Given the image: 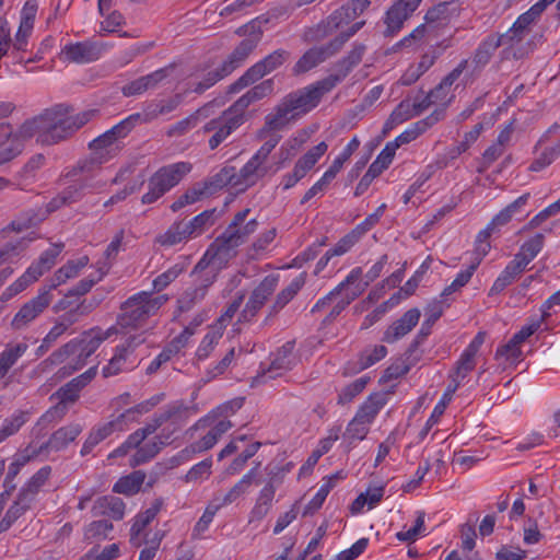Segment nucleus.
I'll list each match as a JSON object with an SVG mask.
<instances>
[{
    "label": "nucleus",
    "mask_w": 560,
    "mask_h": 560,
    "mask_svg": "<svg viewBox=\"0 0 560 560\" xmlns=\"http://www.w3.org/2000/svg\"><path fill=\"white\" fill-rule=\"evenodd\" d=\"M387 398L384 393H375L368 397V399L360 406L355 413V418L365 423L371 424L380 410L386 405Z\"/></svg>",
    "instance_id": "36"
},
{
    "label": "nucleus",
    "mask_w": 560,
    "mask_h": 560,
    "mask_svg": "<svg viewBox=\"0 0 560 560\" xmlns=\"http://www.w3.org/2000/svg\"><path fill=\"white\" fill-rule=\"evenodd\" d=\"M103 47L92 42H81L65 46L62 54L68 61L88 63L101 57Z\"/></svg>",
    "instance_id": "18"
},
{
    "label": "nucleus",
    "mask_w": 560,
    "mask_h": 560,
    "mask_svg": "<svg viewBox=\"0 0 560 560\" xmlns=\"http://www.w3.org/2000/svg\"><path fill=\"white\" fill-rule=\"evenodd\" d=\"M249 212V208L237 212L222 235L215 238L213 245H215L219 250L228 252L237 247L243 244L249 235L256 232L258 226L256 219H252L245 225L241 226Z\"/></svg>",
    "instance_id": "9"
},
{
    "label": "nucleus",
    "mask_w": 560,
    "mask_h": 560,
    "mask_svg": "<svg viewBox=\"0 0 560 560\" xmlns=\"http://www.w3.org/2000/svg\"><path fill=\"white\" fill-rule=\"evenodd\" d=\"M114 433L113 424H109L108 422L95 425L92 428V430L89 433L88 439L83 443V446L81 448V455L85 456L92 452V450L100 444L102 441H104L106 438L112 435Z\"/></svg>",
    "instance_id": "46"
},
{
    "label": "nucleus",
    "mask_w": 560,
    "mask_h": 560,
    "mask_svg": "<svg viewBox=\"0 0 560 560\" xmlns=\"http://www.w3.org/2000/svg\"><path fill=\"white\" fill-rule=\"evenodd\" d=\"M163 503V499L158 498L152 502L150 508L135 517V522L130 528V542L133 546L139 547L141 545V540L139 539L140 534L155 518L161 511Z\"/></svg>",
    "instance_id": "27"
},
{
    "label": "nucleus",
    "mask_w": 560,
    "mask_h": 560,
    "mask_svg": "<svg viewBox=\"0 0 560 560\" xmlns=\"http://www.w3.org/2000/svg\"><path fill=\"white\" fill-rule=\"evenodd\" d=\"M467 68L468 59H463L428 95L435 102L445 100L451 86Z\"/></svg>",
    "instance_id": "37"
},
{
    "label": "nucleus",
    "mask_w": 560,
    "mask_h": 560,
    "mask_svg": "<svg viewBox=\"0 0 560 560\" xmlns=\"http://www.w3.org/2000/svg\"><path fill=\"white\" fill-rule=\"evenodd\" d=\"M49 213L50 212H47V208L45 210H26L10 223V228L15 232H22L24 230L38 225L42 221L46 219L47 214Z\"/></svg>",
    "instance_id": "40"
},
{
    "label": "nucleus",
    "mask_w": 560,
    "mask_h": 560,
    "mask_svg": "<svg viewBox=\"0 0 560 560\" xmlns=\"http://www.w3.org/2000/svg\"><path fill=\"white\" fill-rule=\"evenodd\" d=\"M145 474L142 470H136L128 476L121 477L113 487L115 493L132 495L140 491L144 482Z\"/></svg>",
    "instance_id": "44"
},
{
    "label": "nucleus",
    "mask_w": 560,
    "mask_h": 560,
    "mask_svg": "<svg viewBox=\"0 0 560 560\" xmlns=\"http://www.w3.org/2000/svg\"><path fill=\"white\" fill-rule=\"evenodd\" d=\"M406 359H399L393 362L385 371L383 376L381 377V382H388L390 380H396L410 370L411 365H413L420 358L419 354L413 353L410 358L407 355V351L405 352Z\"/></svg>",
    "instance_id": "47"
},
{
    "label": "nucleus",
    "mask_w": 560,
    "mask_h": 560,
    "mask_svg": "<svg viewBox=\"0 0 560 560\" xmlns=\"http://www.w3.org/2000/svg\"><path fill=\"white\" fill-rule=\"evenodd\" d=\"M209 195H212L223 187L231 185L238 190L236 180V168L234 166H224L217 174L210 176L205 182H201Z\"/></svg>",
    "instance_id": "33"
},
{
    "label": "nucleus",
    "mask_w": 560,
    "mask_h": 560,
    "mask_svg": "<svg viewBox=\"0 0 560 560\" xmlns=\"http://www.w3.org/2000/svg\"><path fill=\"white\" fill-rule=\"evenodd\" d=\"M71 185L62 189L47 203V212H55L65 206L79 202L85 195V189L92 188V184L85 179H70Z\"/></svg>",
    "instance_id": "15"
},
{
    "label": "nucleus",
    "mask_w": 560,
    "mask_h": 560,
    "mask_svg": "<svg viewBox=\"0 0 560 560\" xmlns=\"http://www.w3.org/2000/svg\"><path fill=\"white\" fill-rule=\"evenodd\" d=\"M195 412L196 409L192 407H188L183 404H174L168 406L162 413L163 416L170 415L167 422H171L174 430H179L187 422L189 416Z\"/></svg>",
    "instance_id": "55"
},
{
    "label": "nucleus",
    "mask_w": 560,
    "mask_h": 560,
    "mask_svg": "<svg viewBox=\"0 0 560 560\" xmlns=\"http://www.w3.org/2000/svg\"><path fill=\"white\" fill-rule=\"evenodd\" d=\"M27 348L28 346L25 342L7 345L5 349L0 353V380L7 375L9 370L26 352Z\"/></svg>",
    "instance_id": "43"
},
{
    "label": "nucleus",
    "mask_w": 560,
    "mask_h": 560,
    "mask_svg": "<svg viewBox=\"0 0 560 560\" xmlns=\"http://www.w3.org/2000/svg\"><path fill=\"white\" fill-rule=\"evenodd\" d=\"M130 355L131 354L128 353L126 349L117 346L114 357L109 360L108 364L103 368L104 377L117 375L121 371L129 369V366H127V361Z\"/></svg>",
    "instance_id": "61"
},
{
    "label": "nucleus",
    "mask_w": 560,
    "mask_h": 560,
    "mask_svg": "<svg viewBox=\"0 0 560 560\" xmlns=\"http://www.w3.org/2000/svg\"><path fill=\"white\" fill-rule=\"evenodd\" d=\"M421 0H396L386 11L384 16L385 37L396 35L404 26V23L419 8Z\"/></svg>",
    "instance_id": "12"
},
{
    "label": "nucleus",
    "mask_w": 560,
    "mask_h": 560,
    "mask_svg": "<svg viewBox=\"0 0 560 560\" xmlns=\"http://www.w3.org/2000/svg\"><path fill=\"white\" fill-rule=\"evenodd\" d=\"M278 276L269 275L253 290L245 307L238 316V322H250L260 308L265 305L268 298L275 292L278 285Z\"/></svg>",
    "instance_id": "10"
},
{
    "label": "nucleus",
    "mask_w": 560,
    "mask_h": 560,
    "mask_svg": "<svg viewBox=\"0 0 560 560\" xmlns=\"http://www.w3.org/2000/svg\"><path fill=\"white\" fill-rule=\"evenodd\" d=\"M166 301V295L153 296L150 292H139L121 304L117 323L121 328H136L154 315Z\"/></svg>",
    "instance_id": "5"
},
{
    "label": "nucleus",
    "mask_w": 560,
    "mask_h": 560,
    "mask_svg": "<svg viewBox=\"0 0 560 560\" xmlns=\"http://www.w3.org/2000/svg\"><path fill=\"white\" fill-rule=\"evenodd\" d=\"M529 199V194L526 192L514 200L512 203L502 209L490 222V224L495 226H502L511 221L512 217L524 207Z\"/></svg>",
    "instance_id": "56"
},
{
    "label": "nucleus",
    "mask_w": 560,
    "mask_h": 560,
    "mask_svg": "<svg viewBox=\"0 0 560 560\" xmlns=\"http://www.w3.org/2000/svg\"><path fill=\"white\" fill-rule=\"evenodd\" d=\"M420 311L418 308L408 310L399 319L395 320L385 331L382 341L393 343L408 332L418 324Z\"/></svg>",
    "instance_id": "19"
},
{
    "label": "nucleus",
    "mask_w": 560,
    "mask_h": 560,
    "mask_svg": "<svg viewBox=\"0 0 560 560\" xmlns=\"http://www.w3.org/2000/svg\"><path fill=\"white\" fill-rule=\"evenodd\" d=\"M83 428L80 423H69L55 431L47 442L43 443L36 454H43L48 451H61L66 448L82 432Z\"/></svg>",
    "instance_id": "17"
},
{
    "label": "nucleus",
    "mask_w": 560,
    "mask_h": 560,
    "mask_svg": "<svg viewBox=\"0 0 560 560\" xmlns=\"http://www.w3.org/2000/svg\"><path fill=\"white\" fill-rule=\"evenodd\" d=\"M325 83L326 80L323 79L285 95L276 112L266 117V127L270 130H281L291 120L311 112L319 104L322 97L332 90Z\"/></svg>",
    "instance_id": "2"
},
{
    "label": "nucleus",
    "mask_w": 560,
    "mask_h": 560,
    "mask_svg": "<svg viewBox=\"0 0 560 560\" xmlns=\"http://www.w3.org/2000/svg\"><path fill=\"white\" fill-rule=\"evenodd\" d=\"M262 32L258 28L257 33L252 36L244 38L234 49L228 55L222 63L208 71L201 80L191 83V91L197 94H202L205 91L213 86L222 79L230 75L234 70L240 68L249 55L256 49L259 42L261 40Z\"/></svg>",
    "instance_id": "3"
},
{
    "label": "nucleus",
    "mask_w": 560,
    "mask_h": 560,
    "mask_svg": "<svg viewBox=\"0 0 560 560\" xmlns=\"http://www.w3.org/2000/svg\"><path fill=\"white\" fill-rule=\"evenodd\" d=\"M328 145L325 141L319 142L298 160L295 167L305 176L326 153Z\"/></svg>",
    "instance_id": "50"
},
{
    "label": "nucleus",
    "mask_w": 560,
    "mask_h": 560,
    "mask_svg": "<svg viewBox=\"0 0 560 560\" xmlns=\"http://www.w3.org/2000/svg\"><path fill=\"white\" fill-rule=\"evenodd\" d=\"M52 295L50 289H40L38 294L26 302L14 315L11 326L20 330L37 318L51 303Z\"/></svg>",
    "instance_id": "11"
},
{
    "label": "nucleus",
    "mask_w": 560,
    "mask_h": 560,
    "mask_svg": "<svg viewBox=\"0 0 560 560\" xmlns=\"http://www.w3.org/2000/svg\"><path fill=\"white\" fill-rule=\"evenodd\" d=\"M491 38L494 42H498V48L503 46V58L513 57L514 59L523 58L524 54L521 49H516L515 46L518 45L525 37V35L514 27L513 25L502 34H490Z\"/></svg>",
    "instance_id": "25"
},
{
    "label": "nucleus",
    "mask_w": 560,
    "mask_h": 560,
    "mask_svg": "<svg viewBox=\"0 0 560 560\" xmlns=\"http://www.w3.org/2000/svg\"><path fill=\"white\" fill-rule=\"evenodd\" d=\"M267 173V168L255 160L253 156L237 173L236 180L238 184V191H244L246 188L256 184V182Z\"/></svg>",
    "instance_id": "34"
},
{
    "label": "nucleus",
    "mask_w": 560,
    "mask_h": 560,
    "mask_svg": "<svg viewBox=\"0 0 560 560\" xmlns=\"http://www.w3.org/2000/svg\"><path fill=\"white\" fill-rule=\"evenodd\" d=\"M191 165L179 162L159 168L148 179V191L141 197L143 205H151L175 187L189 173Z\"/></svg>",
    "instance_id": "6"
},
{
    "label": "nucleus",
    "mask_w": 560,
    "mask_h": 560,
    "mask_svg": "<svg viewBox=\"0 0 560 560\" xmlns=\"http://www.w3.org/2000/svg\"><path fill=\"white\" fill-rule=\"evenodd\" d=\"M89 264V258L86 256L79 258L78 260H70L62 267H60L54 275L52 283L47 289L50 291L61 283H65L68 279L74 278L78 276L79 271L84 268Z\"/></svg>",
    "instance_id": "42"
},
{
    "label": "nucleus",
    "mask_w": 560,
    "mask_h": 560,
    "mask_svg": "<svg viewBox=\"0 0 560 560\" xmlns=\"http://www.w3.org/2000/svg\"><path fill=\"white\" fill-rule=\"evenodd\" d=\"M222 336L223 331H221L220 327L211 326L196 351L197 359L206 360L212 353Z\"/></svg>",
    "instance_id": "57"
},
{
    "label": "nucleus",
    "mask_w": 560,
    "mask_h": 560,
    "mask_svg": "<svg viewBox=\"0 0 560 560\" xmlns=\"http://www.w3.org/2000/svg\"><path fill=\"white\" fill-rule=\"evenodd\" d=\"M95 303H86V301L84 300L75 307L70 308L62 316H60L58 323L62 325L66 328V330H68V328L75 324L81 316L88 315L95 307Z\"/></svg>",
    "instance_id": "63"
},
{
    "label": "nucleus",
    "mask_w": 560,
    "mask_h": 560,
    "mask_svg": "<svg viewBox=\"0 0 560 560\" xmlns=\"http://www.w3.org/2000/svg\"><path fill=\"white\" fill-rule=\"evenodd\" d=\"M28 411L19 410L10 418L4 419L0 428V443L16 434L20 429L28 421Z\"/></svg>",
    "instance_id": "49"
},
{
    "label": "nucleus",
    "mask_w": 560,
    "mask_h": 560,
    "mask_svg": "<svg viewBox=\"0 0 560 560\" xmlns=\"http://www.w3.org/2000/svg\"><path fill=\"white\" fill-rule=\"evenodd\" d=\"M104 163L102 156L91 152L89 156L79 160L73 166L68 168L62 176L65 179H85L90 183V179L94 177Z\"/></svg>",
    "instance_id": "21"
},
{
    "label": "nucleus",
    "mask_w": 560,
    "mask_h": 560,
    "mask_svg": "<svg viewBox=\"0 0 560 560\" xmlns=\"http://www.w3.org/2000/svg\"><path fill=\"white\" fill-rule=\"evenodd\" d=\"M324 51L319 47H313L304 52V55L298 60L293 67L294 74H301L315 68L323 61H325Z\"/></svg>",
    "instance_id": "51"
},
{
    "label": "nucleus",
    "mask_w": 560,
    "mask_h": 560,
    "mask_svg": "<svg viewBox=\"0 0 560 560\" xmlns=\"http://www.w3.org/2000/svg\"><path fill=\"white\" fill-rule=\"evenodd\" d=\"M63 244L57 243L51 245L48 249L42 253L37 261L33 262L28 268H35V271H40V276L49 270L55 264L56 258L62 252Z\"/></svg>",
    "instance_id": "59"
},
{
    "label": "nucleus",
    "mask_w": 560,
    "mask_h": 560,
    "mask_svg": "<svg viewBox=\"0 0 560 560\" xmlns=\"http://www.w3.org/2000/svg\"><path fill=\"white\" fill-rule=\"evenodd\" d=\"M291 54L285 49H277L262 60L248 68L234 83L229 86V93H236L255 83L266 74L280 68Z\"/></svg>",
    "instance_id": "8"
},
{
    "label": "nucleus",
    "mask_w": 560,
    "mask_h": 560,
    "mask_svg": "<svg viewBox=\"0 0 560 560\" xmlns=\"http://www.w3.org/2000/svg\"><path fill=\"white\" fill-rule=\"evenodd\" d=\"M435 61V56H431L429 54H424L421 57L420 62L417 66H411L408 68V70L404 73V75L400 79V82L402 85H411L416 81L419 80V78L427 72Z\"/></svg>",
    "instance_id": "53"
},
{
    "label": "nucleus",
    "mask_w": 560,
    "mask_h": 560,
    "mask_svg": "<svg viewBox=\"0 0 560 560\" xmlns=\"http://www.w3.org/2000/svg\"><path fill=\"white\" fill-rule=\"evenodd\" d=\"M525 269L526 267L523 266L522 262L513 258L492 284L489 295L501 293L508 285L513 283Z\"/></svg>",
    "instance_id": "35"
},
{
    "label": "nucleus",
    "mask_w": 560,
    "mask_h": 560,
    "mask_svg": "<svg viewBox=\"0 0 560 560\" xmlns=\"http://www.w3.org/2000/svg\"><path fill=\"white\" fill-rule=\"evenodd\" d=\"M205 298L202 289H197L196 287L187 288L177 299V311L179 313L189 312L201 303Z\"/></svg>",
    "instance_id": "58"
},
{
    "label": "nucleus",
    "mask_w": 560,
    "mask_h": 560,
    "mask_svg": "<svg viewBox=\"0 0 560 560\" xmlns=\"http://www.w3.org/2000/svg\"><path fill=\"white\" fill-rule=\"evenodd\" d=\"M205 196H209L207 187L202 183H196L171 205V210L176 212L187 205L199 201Z\"/></svg>",
    "instance_id": "52"
},
{
    "label": "nucleus",
    "mask_w": 560,
    "mask_h": 560,
    "mask_svg": "<svg viewBox=\"0 0 560 560\" xmlns=\"http://www.w3.org/2000/svg\"><path fill=\"white\" fill-rule=\"evenodd\" d=\"M82 389L71 380L69 383L60 387L55 395L58 396L60 402L45 412L38 420L37 425H47L55 420H60L67 412V402H75Z\"/></svg>",
    "instance_id": "14"
},
{
    "label": "nucleus",
    "mask_w": 560,
    "mask_h": 560,
    "mask_svg": "<svg viewBox=\"0 0 560 560\" xmlns=\"http://www.w3.org/2000/svg\"><path fill=\"white\" fill-rule=\"evenodd\" d=\"M180 103H182L180 94H176L165 101L152 103V104L148 105V107L145 109L144 120L148 121V120L155 119L159 116L167 115V114L172 113L173 110H175L179 106Z\"/></svg>",
    "instance_id": "48"
},
{
    "label": "nucleus",
    "mask_w": 560,
    "mask_h": 560,
    "mask_svg": "<svg viewBox=\"0 0 560 560\" xmlns=\"http://www.w3.org/2000/svg\"><path fill=\"white\" fill-rule=\"evenodd\" d=\"M192 237L188 224L185 221L173 223L166 232L156 237V242L162 246H174L187 238Z\"/></svg>",
    "instance_id": "38"
},
{
    "label": "nucleus",
    "mask_w": 560,
    "mask_h": 560,
    "mask_svg": "<svg viewBox=\"0 0 560 560\" xmlns=\"http://www.w3.org/2000/svg\"><path fill=\"white\" fill-rule=\"evenodd\" d=\"M167 69H159L152 73L140 77L122 86L121 92L125 96H135L154 89L161 81L167 77Z\"/></svg>",
    "instance_id": "24"
},
{
    "label": "nucleus",
    "mask_w": 560,
    "mask_h": 560,
    "mask_svg": "<svg viewBox=\"0 0 560 560\" xmlns=\"http://www.w3.org/2000/svg\"><path fill=\"white\" fill-rule=\"evenodd\" d=\"M363 275L361 267L353 268L350 273L347 276V278L340 282L334 290H331L328 294H326L324 298L319 299L316 304L312 308V313H316L322 311L324 307L329 305L331 301L339 294L342 293L343 289L346 287H349L350 284H353L357 280L361 278Z\"/></svg>",
    "instance_id": "39"
},
{
    "label": "nucleus",
    "mask_w": 560,
    "mask_h": 560,
    "mask_svg": "<svg viewBox=\"0 0 560 560\" xmlns=\"http://www.w3.org/2000/svg\"><path fill=\"white\" fill-rule=\"evenodd\" d=\"M23 151V143L14 136L9 125H0V166L10 162Z\"/></svg>",
    "instance_id": "23"
},
{
    "label": "nucleus",
    "mask_w": 560,
    "mask_h": 560,
    "mask_svg": "<svg viewBox=\"0 0 560 560\" xmlns=\"http://www.w3.org/2000/svg\"><path fill=\"white\" fill-rule=\"evenodd\" d=\"M140 120V114H132L126 119L121 120L109 130L90 142L89 148L91 152L97 156H102L104 162H108L121 150L118 140L127 137V135L136 127Z\"/></svg>",
    "instance_id": "7"
},
{
    "label": "nucleus",
    "mask_w": 560,
    "mask_h": 560,
    "mask_svg": "<svg viewBox=\"0 0 560 560\" xmlns=\"http://www.w3.org/2000/svg\"><path fill=\"white\" fill-rule=\"evenodd\" d=\"M305 284V273H301L296 278H294L290 284L281 290L277 296L272 305L270 306V311L268 316L265 319V324L273 316H276L303 288Z\"/></svg>",
    "instance_id": "29"
},
{
    "label": "nucleus",
    "mask_w": 560,
    "mask_h": 560,
    "mask_svg": "<svg viewBox=\"0 0 560 560\" xmlns=\"http://www.w3.org/2000/svg\"><path fill=\"white\" fill-rule=\"evenodd\" d=\"M294 341L285 342L278 351L273 354L271 363L266 371L269 378H276L281 376L283 373L290 371L295 364V358L293 355Z\"/></svg>",
    "instance_id": "22"
},
{
    "label": "nucleus",
    "mask_w": 560,
    "mask_h": 560,
    "mask_svg": "<svg viewBox=\"0 0 560 560\" xmlns=\"http://www.w3.org/2000/svg\"><path fill=\"white\" fill-rule=\"evenodd\" d=\"M34 503L30 495L19 492L15 501L5 512L0 521V534L7 532L22 515L26 513Z\"/></svg>",
    "instance_id": "32"
},
{
    "label": "nucleus",
    "mask_w": 560,
    "mask_h": 560,
    "mask_svg": "<svg viewBox=\"0 0 560 560\" xmlns=\"http://www.w3.org/2000/svg\"><path fill=\"white\" fill-rule=\"evenodd\" d=\"M93 116L94 110L69 116L67 107L58 104L45 109L40 115L24 121L14 136H18L22 142L36 137L37 142L50 145L73 135L89 122Z\"/></svg>",
    "instance_id": "1"
},
{
    "label": "nucleus",
    "mask_w": 560,
    "mask_h": 560,
    "mask_svg": "<svg viewBox=\"0 0 560 560\" xmlns=\"http://www.w3.org/2000/svg\"><path fill=\"white\" fill-rule=\"evenodd\" d=\"M240 127V118H232L222 113L219 117L206 122L200 131L205 135L212 133L208 140V145L210 150H215Z\"/></svg>",
    "instance_id": "13"
},
{
    "label": "nucleus",
    "mask_w": 560,
    "mask_h": 560,
    "mask_svg": "<svg viewBox=\"0 0 560 560\" xmlns=\"http://www.w3.org/2000/svg\"><path fill=\"white\" fill-rule=\"evenodd\" d=\"M365 50L366 46L364 44H354L347 57L336 63V72L325 78V84L334 89L362 61Z\"/></svg>",
    "instance_id": "16"
},
{
    "label": "nucleus",
    "mask_w": 560,
    "mask_h": 560,
    "mask_svg": "<svg viewBox=\"0 0 560 560\" xmlns=\"http://www.w3.org/2000/svg\"><path fill=\"white\" fill-rule=\"evenodd\" d=\"M268 476L269 478L259 491L255 502L271 509L276 491L283 482V476L280 475V469L277 471H273V469L269 470Z\"/></svg>",
    "instance_id": "41"
},
{
    "label": "nucleus",
    "mask_w": 560,
    "mask_h": 560,
    "mask_svg": "<svg viewBox=\"0 0 560 560\" xmlns=\"http://www.w3.org/2000/svg\"><path fill=\"white\" fill-rule=\"evenodd\" d=\"M113 331L114 327L109 328L105 332H102L101 330L95 332L94 329L90 332H84L82 338L72 339L59 349L55 350L46 360L43 361V364L58 365L63 363L70 355L78 354V362L72 370H79L85 364L86 359L97 350L100 345L106 340Z\"/></svg>",
    "instance_id": "4"
},
{
    "label": "nucleus",
    "mask_w": 560,
    "mask_h": 560,
    "mask_svg": "<svg viewBox=\"0 0 560 560\" xmlns=\"http://www.w3.org/2000/svg\"><path fill=\"white\" fill-rule=\"evenodd\" d=\"M459 0L443 1L429 9L424 15L425 24L443 25L460 11Z\"/></svg>",
    "instance_id": "26"
},
{
    "label": "nucleus",
    "mask_w": 560,
    "mask_h": 560,
    "mask_svg": "<svg viewBox=\"0 0 560 560\" xmlns=\"http://www.w3.org/2000/svg\"><path fill=\"white\" fill-rule=\"evenodd\" d=\"M545 242V235L537 233L534 237L526 241L515 254L514 258L522 262L523 266L527 265L540 253Z\"/></svg>",
    "instance_id": "45"
},
{
    "label": "nucleus",
    "mask_w": 560,
    "mask_h": 560,
    "mask_svg": "<svg viewBox=\"0 0 560 560\" xmlns=\"http://www.w3.org/2000/svg\"><path fill=\"white\" fill-rule=\"evenodd\" d=\"M475 357L463 352L459 360L456 362L454 373L451 375L452 381L444 393V398H447L448 400L452 399V396L457 390L460 381L464 380L469 374V372L475 369Z\"/></svg>",
    "instance_id": "31"
},
{
    "label": "nucleus",
    "mask_w": 560,
    "mask_h": 560,
    "mask_svg": "<svg viewBox=\"0 0 560 560\" xmlns=\"http://www.w3.org/2000/svg\"><path fill=\"white\" fill-rule=\"evenodd\" d=\"M218 219L217 209L205 210L187 222L192 237L199 236L208 228L212 226Z\"/></svg>",
    "instance_id": "54"
},
{
    "label": "nucleus",
    "mask_w": 560,
    "mask_h": 560,
    "mask_svg": "<svg viewBox=\"0 0 560 560\" xmlns=\"http://www.w3.org/2000/svg\"><path fill=\"white\" fill-rule=\"evenodd\" d=\"M337 477L332 476L330 477L325 483L320 486L317 493L314 495V498L310 501V503L305 506L303 515L313 514L318 509L322 508L323 503L325 502L328 493L335 486V479Z\"/></svg>",
    "instance_id": "64"
},
{
    "label": "nucleus",
    "mask_w": 560,
    "mask_h": 560,
    "mask_svg": "<svg viewBox=\"0 0 560 560\" xmlns=\"http://www.w3.org/2000/svg\"><path fill=\"white\" fill-rule=\"evenodd\" d=\"M444 311V305L442 301H434L425 310L427 318L422 323L421 329L410 343L407 349V355L410 358L413 353L418 352V348L427 337L431 334V328L434 323L442 316Z\"/></svg>",
    "instance_id": "20"
},
{
    "label": "nucleus",
    "mask_w": 560,
    "mask_h": 560,
    "mask_svg": "<svg viewBox=\"0 0 560 560\" xmlns=\"http://www.w3.org/2000/svg\"><path fill=\"white\" fill-rule=\"evenodd\" d=\"M125 502L114 495H104L98 498L92 508L94 516L108 515L114 520H122L125 515Z\"/></svg>",
    "instance_id": "30"
},
{
    "label": "nucleus",
    "mask_w": 560,
    "mask_h": 560,
    "mask_svg": "<svg viewBox=\"0 0 560 560\" xmlns=\"http://www.w3.org/2000/svg\"><path fill=\"white\" fill-rule=\"evenodd\" d=\"M497 49L498 42H494L490 35L483 38L472 54L470 74L478 75L490 62Z\"/></svg>",
    "instance_id": "28"
},
{
    "label": "nucleus",
    "mask_w": 560,
    "mask_h": 560,
    "mask_svg": "<svg viewBox=\"0 0 560 560\" xmlns=\"http://www.w3.org/2000/svg\"><path fill=\"white\" fill-rule=\"evenodd\" d=\"M163 447L153 439L152 441L141 445L136 453L131 456L129 465L137 467L150 462L154 458Z\"/></svg>",
    "instance_id": "60"
},
{
    "label": "nucleus",
    "mask_w": 560,
    "mask_h": 560,
    "mask_svg": "<svg viewBox=\"0 0 560 560\" xmlns=\"http://www.w3.org/2000/svg\"><path fill=\"white\" fill-rule=\"evenodd\" d=\"M50 466L42 467L20 490V492L30 495L31 500L35 501L39 489L46 483L50 476Z\"/></svg>",
    "instance_id": "62"
}]
</instances>
